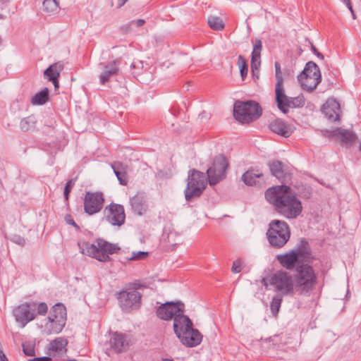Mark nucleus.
<instances>
[{
	"instance_id": "f257e3e1",
	"label": "nucleus",
	"mask_w": 361,
	"mask_h": 361,
	"mask_svg": "<svg viewBox=\"0 0 361 361\" xmlns=\"http://www.w3.org/2000/svg\"><path fill=\"white\" fill-rule=\"evenodd\" d=\"M290 191L288 185L273 186L266 190L265 198L284 217L296 219L301 214L302 206L300 200L290 195Z\"/></svg>"
},
{
	"instance_id": "f03ea898",
	"label": "nucleus",
	"mask_w": 361,
	"mask_h": 361,
	"mask_svg": "<svg viewBox=\"0 0 361 361\" xmlns=\"http://www.w3.org/2000/svg\"><path fill=\"white\" fill-rule=\"evenodd\" d=\"M292 276L295 292L310 296L317 283V274L313 267L305 263L298 264Z\"/></svg>"
},
{
	"instance_id": "7ed1b4c3",
	"label": "nucleus",
	"mask_w": 361,
	"mask_h": 361,
	"mask_svg": "<svg viewBox=\"0 0 361 361\" xmlns=\"http://www.w3.org/2000/svg\"><path fill=\"white\" fill-rule=\"evenodd\" d=\"M267 236L269 244L276 248L283 247L289 240L290 230L288 224L281 220L274 219L269 224Z\"/></svg>"
},
{
	"instance_id": "20e7f679",
	"label": "nucleus",
	"mask_w": 361,
	"mask_h": 361,
	"mask_svg": "<svg viewBox=\"0 0 361 361\" xmlns=\"http://www.w3.org/2000/svg\"><path fill=\"white\" fill-rule=\"evenodd\" d=\"M262 114V108L254 101L240 102L234 104L233 116L241 123H250L257 119Z\"/></svg>"
},
{
	"instance_id": "39448f33",
	"label": "nucleus",
	"mask_w": 361,
	"mask_h": 361,
	"mask_svg": "<svg viewBox=\"0 0 361 361\" xmlns=\"http://www.w3.org/2000/svg\"><path fill=\"white\" fill-rule=\"evenodd\" d=\"M207 178L204 173L195 169L190 170L188 183L185 189V198L187 201L198 197L206 188Z\"/></svg>"
},
{
	"instance_id": "423d86ee",
	"label": "nucleus",
	"mask_w": 361,
	"mask_h": 361,
	"mask_svg": "<svg viewBox=\"0 0 361 361\" xmlns=\"http://www.w3.org/2000/svg\"><path fill=\"white\" fill-rule=\"evenodd\" d=\"M269 285L279 295H293L295 290L293 276L283 270L274 273L269 279Z\"/></svg>"
},
{
	"instance_id": "0eeeda50",
	"label": "nucleus",
	"mask_w": 361,
	"mask_h": 361,
	"mask_svg": "<svg viewBox=\"0 0 361 361\" xmlns=\"http://www.w3.org/2000/svg\"><path fill=\"white\" fill-rule=\"evenodd\" d=\"M228 166V161L223 154L216 156L212 165L207 171L209 185H216L223 180L226 177Z\"/></svg>"
},
{
	"instance_id": "6e6552de",
	"label": "nucleus",
	"mask_w": 361,
	"mask_h": 361,
	"mask_svg": "<svg viewBox=\"0 0 361 361\" xmlns=\"http://www.w3.org/2000/svg\"><path fill=\"white\" fill-rule=\"evenodd\" d=\"M142 295L136 290H122L118 293V300L123 311L130 312L138 309L141 305Z\"/></svg>"
},
{
	"instance_id": "1a4fd4ad",
	"label": "nucleus",
	"mask_w": 361,
	"mask_h": 361,
	"mask_svg": "<svg viewBox=\"0 0 361 361\" xmlns=\"http://www.w3.org/2000/svg\"><path fill=\"white\" fill-rule=\"evenodd\" d=\"M104 219L112 226H121L125 223L126 214L121 204L111 203L103 212Z\"/></svg>"
},
{
	"instance_id": "9d476101",
	"label": "nucleus",
	"mask_w": 361,
	"mask_h": 361,
	"mask_svg": "<svg viewBox=\"0 0 361 361\" xmlns=\"http://www.w3.org/2000/svg\"><path fill=\"white\" fill-rule=\"evenodd\" d=\"M104 195L101 192H87L84 198V211L89 215L98 213L103 208Z\"/></svg>"
},
{
	"instance_id": "9b49d317",
	"label": "nucleus",
	"mask_w": 361,
	"mask_h": 361,
	"mask_svg": "<svg viewBox=\"0 0 361 361\" xmlns=\"http://www.w3.org/2000/svg\"><path fill=\"white\" fill-rule=\"evenodd\" d=\"M36 303H23L13 310L16 320L24 327L28 322L33 320L36 316Z\"/></svg>"
},
{
	"instance_id": "f8f14e48",
	"label": "nucleus",
	"mask_w": 361,
	"mask_h": 361,
	"mask_svg": "<svg viewBox=\"0 0 361 361\" xmlns=\"http://www.w3.org/2000/svg\"><path fill=\"white\" fill-rule=\"evenodd\" d=\"M178 312H184V304L181 302H167L157 309V316L161 320L171 319Z\"/></svg>"
},
{
	"instance_id": "ddd939ff",
	"label": "nucleus",
	"mask_w": 361,
	"mask_h": 361,
	"mask_svg": "<svg viewBox=\"0 0 361 361\" xmlns=\"http://www.w3.org/2000/svg\"><path fill=\"white\" fill-rule=\"evenodd\" d=\"M78 245L80 250V252L83 255L95 258L98 261L102 262H107L111 260L110 257H107L102 253H99L97 244L94 245L87 241H80L78 243Z\"/></svg>"
},
{
	"instance_id": "4468645a",
	"label": "nucleus",
	"mask_w": 361,
	"mask_h": 361,
	"mask_svg": "<svg viewBox=\"0 0 361 361\" xmlns=\"http://www.w3.org/2000/svg\"><path fill=\"white\" fill-rule=\"evenodd\" d=\"M178 338L180 339L183 345L187 347H195L198 345L202 339V336L197 329H193V326L187 331H183V335H178Z\"/></svg>"
},
{
	"instance_id": "2eb2a0df",
	"label": "nucleus",
	"mask_w": 361,
	"mask_h": 361,
	"mask_svg": "<svg viewBox=\"0 0 361 361\" xmlns=\"http://www.w3.org/2000/svg\"><path fill=\"white\" fill-rule=\"evenodd\" d=\"M322 111L329 121H336L339 120L340 104L336 99H329L322 106Z\"/></svg>"
},
{
	"instance_id": "dca6fc26",
	"label": "nucleus",
	"mask_w": 361,
	"mask_h": 361,
	"mask_svg": "<svg viewBox=\"0 0 361 361\" xmlns=\"http://www.w3.org/2000/svg\"><path fill=\"white\" fill-rule=\"evenodd\" d=\"M111 348L116 353H123L129 347V341L126 334L115 332L109 341Z\"/></svg>"
},
{
	"instance_id": "f3484780",
	"label": "nucleus",
	"mask_w": 361,
	"mask_h": 361,
	"mask_svg": "<svg viewBox=\"0 0 361 361\" xmlns=\"http://www.w3.org/2000/svg\"><path fill=\"white\" fill-rule=\"evenodd\" d=\"M183 313L178 312L173 317V330L177 337L178 335H183L184 331H187V329H190V326H193L190 318L183 314Z\"/></svg>"
},
{
	"instance_id": "a211bd4d",
	"label": "nucleus",
	"mask_w": 361,
	"mask_h": 361,
	"mask_svg": "<svg viewBox=\"0 0 361 361\" xmlns=\"http://www.w3.org/2000/svg\"><path fill=\"white\" fill-rule=\"evenodd\" d=\"M332 135L340 140L341 144L350 147L356 141L357 135L349 130L337 128L332 132Z\"/></svg>"
},
{
	"instance_id": "6ab92c4d",
	"label": "nucleus",
	"mask_w": 361,
	"mask_h": 361,
	"mask_svg": "<svg viewBox=\"0 0 361 361\" xmlns=\"http://www.w3.org/2000/svg\"><path fill=\"white\" fill-rule=\"evenodd\" d=\"M276 259L283 267L288 270L295 269V267L300 264V257L293 250L283 255H278Z\"/></svg>"
},
{
	"instance_id": "aec40b11",
	"label": "nucleus",
	"mask_w": 361,
	"mask_h": 361,
	"mask_svg": "<svg viewBox=\"0 0 361 361\" xmlns=\"http://www.w3.org/2000/svg\"><path fill=\"white\" fill-rule=\"evenodd\" d=\"M63 68V62L58 61L49 66L44 72V76L53 83L55 88L59 87L58 79Z\"/></svg>"
},
{
	"instance_id": "412c9836",
	"label": "nucleus",
	"mask_w": 361,
	"mask_h": 361,
	"mask_svg": "<svg viewBox=\"0 0 361 361\" xmlns=\"http://www.w3.org/2000/svg\"><path fill=\"white\" fill-rule=\"evenodd\" d=\"M293 97H288L285 93L283 85L275 87V100L279 109L286 114L288 112V104L290 103Z\"/></svg>"
},
{
	"instance_id": "4be33fe9",
	"label": "nucleus",
	"mask_w": 361,
	"mask_h": 361,
	"mask_svg": "<svg viewBox=\"0 0 361 361\" xmlns=\"http://www.w3.org/2000/svg\"><path fill=\"white\" fill-rule=\"evenodd\" d=\"M269 167L271 174L282 182L290 178L289 173L285 169L283 164L280 161L269 162Z\"/></svg>"
},
{
	"instance_id": "5701e85b",
	"label": "nucleus",
	"mask_w": 361,
	"mask_h": 361,
	"mask_svg": "<svg viewBox=\"0 0 361 361\" xmlns=\"http://www.w3.org/2000/svg\"><path fill=\"white\" fill-rule=\"evenodd\" d=\"M68 342L64 337H58L51 341L48 347L49 354L55 355L56 354L66 353L67 351V345Z\"/></svg>"
},
{
	"instance_id": "b1692460",
	"label": "nucleus",
	"mask_w": 361,
	"mask_h": 361,
	"mask_svg": "<svg viewBox=\"0 0 361 361\" xmlns=\"http://www.w3.org/2000/svg\"><path fill=\"white\" fill-rule=\"evenodd\" d=\"M269 128L272 132L284 137H290L293 133L290 127L281 119L272 121Z\"/></svg>"
},
{
	"instance_id": "393cba45",
	"label": "nucleus",
	"mask_w": 361,
	"mask_h": 361,
	"mask_svg": "<svg viewBox=\"0 0 361 361\" xmlns=\"http://www.w3.org/2000/svg\"><path fill=\"white\" fill-rule=\"evenodd\" d=\"M130 206L134 213L142 215L147 210L145 197L142 193H137L130 198Z\"/></svg>"
},
{
	"instance_id": "a878e982",
	"label": "nucleus",
	"mask_w": 361,
	"mask_h": 361,
	"mask_svg": "<svg viewBox=\"0 0 361 361\" xmlns=\"http://www.w3.org/2000/svg\"><path fill=\"white\" fill-rule=\"evenodd\" d=\"M118 72V61H114L104 65L103 71L99 75L100 83L104 85L109 80L111 77L117 75Z\"/></svg>"
},
{
	"instance_id": "bb28decb",
	"label": "nucleus",
	"mask_w": 361,
	"mask_h": 361,
	"mask_svg": "<svg viewBox=\"0 0 361 361\" xmlns=\"http://www.w3.org/2000/svg\"><path fill=\"white\" fill-rule=\"evenodd\" d=\"M96 243L98 245L99 253L107 257H109V255L116 253L121 249L118 244H113L103 239L99 238L96 240Z\"/></svg>"
},
{
	"instance_id": "cd10ccee",
	"label": "nucleus",
	"mask_w": 361,
	"mask_h": 361,
	"mask_svg": "<svg viewBox=\"0 0 361 361\" xmlns=\"http://www.w3.org/2000/svg\"><path fill=\"white\" fill-rule=\"evenodd\" d=\"M263 176V173L258 169H250L242 176V180L247 185H255L257 184L256 178Z\"/></svg>"
},
{
	"instance_id": "c85d7f7f",
	"label": "nucleus",
	"mask_w": 361,
	"mask_h": 361,
	"mask_svg": "<svg viewBox=\"0 0 361 361\" xmlns=\"http://www.w3.org/2000/svg\"><path fill=\"white\" fill-rule=\"evenodd\" d=\"M321 80L322 78H319V76L317 78H311L310 76H309V78L307 76L303 78L302 76H298V81L302 88L310 92L314 90L317 87L321 82Z\"/></svg>"
},
{
	"instance_id": "c756f323",
	"label": "nucleus",
	"mask_w": 361,
	"mask_h": 361,
	"mask_svg": "<svg viewBox=\"0 0 361 361\" xmlns=\"http://www.w3.org/2000/svg\"><path fill=\"white\" fill-rule=\"evenodd\" d=\"M299 76H302L305 78L306 76L309 78H322L319 68L318 66L313 61H309L306 63L305 67L303 71L300 73Z\"/></svg>"
},
{
	"instance_id": "7c9ffc66",
	"label": "nucleus",
	"mask_w": 361,
	"mask_h": 361,
	"mask_svg": "<svg viewBox=\"0 0 361 361\" xmlns=\"http://www.w3.org/2000/svg\"><path fill=\"white\" fill-rule=\"evenodd\" d=\"M111 167L120 184L126 185L128 183L127 173L124 165L121 162H114Z\"/></svg>"
},
{
	"instance_id": "2f4dec72",
	"label": "nucleus",
	"mask_w": 361,
	"mask_h": 361,
	"mask_svg": "<svg viewBox=\"0 0 361 361\" xmlns=\"http://www.w3.org/2000/svg\"><path fill=\"white\" fill-rule=\"evenodd\" d=\"M49 323L46 324V328L49 334H59L65 326L66 321L59 320L53 318V317H48Z\"/></svg>"
},
{
	"instance_id": "473e14b6",
	"label": "nucleus",
	"mask_w": 361,
	"mask_h": 361,
	"mask_svg": "<svg viewBox=\"0 0 361 361\" xmlns=\"http://www.w3.org/2000/svg\"><path fill=\"white\" fill-rule=\"evenodd\" d=\"M293 250L298 254L300 258H302V259L307 260L311 257V250L305 239H301L297 249Z\"/></svg>"
},
{
	"instance_id": "72a5a7b5",
	"label": "nucleus",
	"mask_w": 361,
	"mask_h": 361,
	"mask_svg": "<svg viewBox=\"0 0 361 361\" xmlns=\"http://www.w3.org/2000/svg\"><path fill=\"white\" fill-rule=\"evenodd\" d=\"M49 99V90L44 87L40 92L36 93L31 99L33 105L44 104Z\"/></svg>"
},
{
	"instance_id": "f704fd0d",
	"label": "nucleus",
	"mask_w": 361,
	"mask_h": 361,
	"mask_svg": "<svg viewBox=\"0 0 361 361\" xmlns=\"http://www.w3.org/2000/svg\"><path fill=\"white\" fill-rule=\"evenodd\" d=\"M49 317H53V318L59 320H66V307L61 304L55 305L50 312Z\"/></svg>"
},
{
	"instance_id": "c9c22d12",
	"label": "nucleus",
	"mask_w": 361,
	"mask_h": 361,
	"mask_svg": "<svg viewBox=\"0 0 361 361\" xmlns=\"http://www.w3.org/2000/svg\"><path fill=\"white\" fill-rule=\"evenodd\" d=\"M283 296L284 295L276 294L272 298V300H271V305H270V308H271L272 314L275 317H277V315L279 314Z\"/></svg>"
},
{
	"instance_id": "e433bc0d",
	"label": "nucleus",
	"mask_w": 361,
	"mask_h": 361,
	"mask_svg": "<svg viewBox=\"0 0 361 361\" xmlns=\"http://www.w3.org/2000/svg\"><path fill=\"white\" fill-rule=\"evenodd\" d=\"M35 123L36 120L33 116L24 118L20 123V129L24 132L29 131L35 128Z\"/></svg>"
},
{
	"instance_id": "4c0bfd02",
	"label": "nucleus",
	"mask_w": 361,
	"mask_h": 361,
	"mask_svg": "<svg viewBox=\"0 0 361 361\" xmlns=\"http://www.w3.org/2000/svg\"><path fill=\"white\" fill-rule=\"evenodd\" d=\"M44 11L47 13H55L59 9V4L58 0H44Z\"/></svg>"
},
{
	"instance_id": "58836bf2",
	"label": "nucleus",
	"mask_w": 361,
	"mask_h": 361,
	"mask_svg": "<svg viewBox=\"0 0 361 361\" xmlns=\"http://www.w3.org/2000/svg\"><path fill=\"white\" fill-rule=\"evenodd\" d=\"M209 27L214 30H222L224 28V24L219 17L209 16L208 18Z\"/></svg>"
},
{
	"instance_id": "ea45409f",
	"label": "nucleus",
	"mask_w": 361,
	"mask_h": 361,
	"mask_svg": "<svg viewBox=\"0 0 361 361\" xmlns=\"http://www.w3.org/2000/svg\"><path fill=\"white\" fill-rule=\"evenodd\" d=\"M238 65L240 68V73L241 78L243 80H244L245 78L247 75L248 66H247V61L244 59V57L242 55L238 56Z\"/></svg>"
},
{
	"instance_id": "a19ab883",
	"label": "nucleus",
	"mask_w": 361,
	"mask_h": 361,
	"mask_svg": "<svg viewBox=\"0 0 361 361\" xmlns=\"http://www.w3.org/2000/svg\"><path fill=\"white\" fill-rule=\"evenodd\" d=\"M275 67V77H276V85L275 87H279L283 85V79L282 76V73L281 70V65L279 62L276 61L274 63Z\"/></svg>"
},
{
	"instance_id": "79ce46f5",
	"label": "nucleus",
	"mask_w": 361,
	"mask_h": 361,
	"mask_svg": "<svg viewBox=\"0 0 361 361\" xmlns=\"http://www.w3.org/2000/svg\"><path fill=\"white\" fill-rule=\"evenodd\" d=\"M305 101L302 94L293 97L290 103L288 104V109L289 108H299L305 105Z\"/></svg>"
},
{
	"instance_id": "37998d69",
	"label": "nucleus",
	"mask_w": 361,
	"mask_h": 361,
	"mask_svg": "<svg viewBox=\"0 0 361 361\" xmlns=\"http://www.w3.org/2000/svg\"><path fill=\"white\" fill-rule=\"evenodd\" d=\"M149 255L147 252L138 251L133 252L130 257H127L128 261H138L146 259Z\"/></svg>"
},
{
	"instance_id": "c03bdc74",
	"label": "nucleus",
	"mask_w": 361,
	"mask_h": 361,
	"mask_svg": "<svg viewBox=\"0 0 361 361\" xmlns=\"http://www.w3.org/2000/svg\"><path fill=\"white\" fill-rule=\"evenodd\" d=\"M262 49V43L260 39H255L254 46H253V50L252 52V56L254 57H261V51Z\"/></svg>"
},
{
	"instance_id": "a18cd8bd",
	"label": "nucleus",
	"mask_w": 361,
	"mask_h": 361,
	"mask_svg": "<svg viewBox=\"0 0 361 361\" xmlns=\"http://www.w3.org/2000/svg\"><path fill=\"white\" fill-rule=\"evenodd\" d=\"M75 180L76 178L71 179L66 183L63 192L64 197L66 200L68 199L69 194L71 192L72 188L75 185Z\"/></svg>"
},
{
	"instance_id": "49530a36",
	"label": "nucleus",
	"mask_w": 361,
	"mask_h": 361,
	"mask_svg": "<svg viewBox=\"0 0 361 361\" xmlns=\"http://www.w3.org/2000/svg\"><path fill=\"white\" fill-rule=\"evenodd\" d=\"M261 65L260 58L252 56L251 58V71L252 73H255V71L259 72V67Z\"/></svg>"
},
{
	"instance_id": "de8ad7c7",
	"label": "nucleus",
	"mask_w": 361,
	"mask_h": 361,
	"mask_svg": "<svg viewBox=\"0 0 361 361\" xmlns=\"http://www.w3.org/2000/svg\"><path fill=\"white\" fill-rule=\"evenodd\" d=\"M11 241L20 246H25L26 244L25 239L20 235L15 234L10 238Z\"/></svg>"
},
{
	"instance_id": "09e8293b",
	"label": "nucleus",
	"mask_w": 361,
	"mask_h": 361,
	"mask_svg": "<svg viewBox=\"0 0 361 361\" xmlns=\"http://www.w3.org/2000/svg\"><path fill=\"white\" fill-rule=\"evenodd\" d=\"M243 265V263L242 260L240 259H237L233 262L231 271L235 274L240 273L242 271Z\"/></svg>"
},
{
	"instance_id": "8fccbe9b",
	"label": "nucleus",
	"mask_w": 361,
	"mask_h": 361,
	"mask_svg": "<svg viewBox=\"0 0 361 361\" xmlns=\"http://www.w3.org/2000/svg\"><path fill=\"white\" fill-rule=\"evenodd\" d=\"M23 351L24 354L27 356H34L35 354V349L33 346L30 344L23 343Z\"/></svg>"
},
{
	"instance_id": "3c124183",
	"label": "nucleus",
	"mask_w": 361,
	"mask_h": 361,
	"mask_svg": "<svg viewBox=\"0 0 361 361\" xmlns=\"http://www.w3.org/2000/svg\"><path fill=\"white\" fill-rule=\"evenodd\" d=\"M64 219L67 224L73 226L78 231H80L79 226L75 222L71 214H66L64 217Z\"/></svg>"
},
{
	"instance_id": "603ef678",
	"label": "nucleus",
	"mask_w": 361,
	"mask_h": 361,
	"mask_svg": "<svg viewBox=\"0 0 361 361\" xmlns=\"http://www.w3.org/2000/svg\"><path fill=\"white\" fill-rule=\"evenodd\" d=\"M48 307L45 302H40L37 305V314L40 315H45L47 312Z\"/></svg>"
},
{
	"instance_id": "864d4df0",
	"label": "nucleus",
	"mask_w": 361,
	"mask_h": 361,
	"mask_svg": "<svg viewBox=\"0 0 361 361\" xmlns=\"http://www.w3.org/2000/svg\"><path fill=\"white\" fill-rule=\"evenodd\" d=\"M145 23V20L143 19L133 20L130 23V25H135L137 27L142 26Z\"/></svg>"
},
{
	"instance_id": "5fc2aeb1",
	"label": "nucleus",
	"mask_w": 361,
	"mask_h": 361,
	"mask_svg": "<svg viewBox=\"0 0 361 361\" xmlns=\"http://www.w3.org/2000/svg\"><path fill=\"white\" fill-rule=\"evenodd\" d=\"M51 358L49 357H35L30 361H51Z\"/></svg>"
},
{
	"instance_id": "6e6d98bb",
	"label": "nucleus",
	"mask_w": 361,
	"mask_h": 361,
	"mask_svg": "<svg viewBox=\"0 0 361 361\" xmlns=\"http://www.w3.org/2000/svg\"><path fill=\"white\" fill-rule=\"evenodd\" d=\"M0 361H8L4 351L0 349Z\"/></svg>"
},
{
	"instance_id": "4d7b16f0",
	"label": "nucleus",
	"mask_w": 361,
	"mask_h": 361,
	"mask_svg": "<svg viewBox=\"0 0 361 361\" xmlns=\"http://www.w3.org/2000/svg\"><path fill=\"white\" fill-rule=\"evenodd\" d=\"M311 50L315 55L317 54V52H319V51L312 44H311Z\"/></svg>"
},
{
	"instance_id": "13d9d810",
	"label": "nucleus",
	"mask_w": 361,
	"mask_h": 361,
	"mask_svg": "<svg viewBox=\"0 0 361 361\" xmlns=\"http://www.w3.org/2000/svg\"><path fill=\"white\" fill-rule=\"evenodd\" d=\"M316 56H317L318 58H319L320 59H324V55H323L322 53H320L319 51V52H317V54H316Z\"/></svg>"
},
{
	"instance_id": "bf43d9fd",
	"label": "nucleus",
	"mask_w": 361,
	"mask_h": 361,
	"mask_svg": "<svg viewBox=\"0 0 361 361\" xmlns=\"http://www.w3.org/2000/svg\"><path fill=\"white\" fill-rule=\"evenodd\" d=\"M345 4L346 5L347 7H348L349 6L351 5V2H350V0H343Z\"/></svg>"
},
{
	"instance_id": "052dcab7",
	"label": "nucleus",
	"mask_w": 361,
	"mask_h": 361,
	"mask_svg": "<svg viewBox=\"0 0 361 361\" xmlns=\"http://www.w3.org/2000/svg\"><path fill=\"white\" fill-rule=\"evenodd\" d=\"M252 76L254 78L258 79L259 78V72L257 73V71H255V73H252Z\"/></svg>"
},
{
	"instance_id": "680f3d73",
	"label": "nucleus",
	"mask_w": 361,
	"mask_h": 361,
	"mask_svg": "<svg viewBox=\"0 0 361 361\" xmlns=\"http://www.w3.org/2000/svg\"><path fill=\"white\" fill-rule=\"evenodd\" d=\"M173 235V233H171L169 235H168V239H169V242L171 243V240L170 238Z\"/></svg>"
},
{
	"instance_id": "e2e57ef3",
	"label": "nucleus",
	"mask_w": 361,
	"mask_h": 361,
	"mask_svg": "<svg viewBox=\"0 0 361 361\" xmlns=\"http://www.w3.org/2000/svg\"><path fill=\"white\" fill-rule=\"evenodd\" d=\"M160 361H173V360H171V359L165 358V359H161Z\"/></svg>"
},
{
	"instance_id": "0e129e2a",
	"label": "nucleus",
	"mask_w": 361,
	"mask_h": 361,
	"mask_svg": "<svg viewBox=\"0 0 361 361\" xmlns=\"http://www.w3.org/2000/svg\"><path fill=\"white\" fill-rule=\"evenodd\" d=\"M348 8L350 11V13L354 11L353 9L352 5L349 6L348 7Z\"/></svg>"
},
{
	"instance_id": "69168bd1",
	"label": "nucleus",
	"mask_w": 361,
	"mask_h": 361,
	"mask_svg": "<svg viewBox=\"0 0 361 361\" xmlns=\"http://www.w3.org/2000/svg\"><path fill=\"white\" fill-rule=\"evenodd\" d=\"M348 8L350 11V13L354 11L353 9L352 5L349 6L348 7Z\"/></svg>"
},
{
	"instance_id": "338daca9",
	"label": "nucleus",
	"mask_w": 361,
	"mask_h": 361,
	"mask_svg": "<svg viewBox=\"0 0 361 361\" xmlns=\"http://www.w3.org/2000/svg\"><path fill=\"white\" fill-rule=\"evenodd\" d=\"M351 14H352V16H353V19H355L356 16H355V14L354 11L351 12Z\"/></svg>"
},
{
	"instance_id": "774afa93",
	"label": "nucleus",
	"mask_w": 361,
	"mask_h": 361,
	"mask_svg": "<svg viewBox=\"0 0 361 361\" xmlns=\"http://www.w3.org/2000/svg\"><path fill=\"white\" fill-rule=\"evenodd\" d=\"M1 42H2V39H1V37H0V44H1Z\"/></svg>"
}]
</instances>
